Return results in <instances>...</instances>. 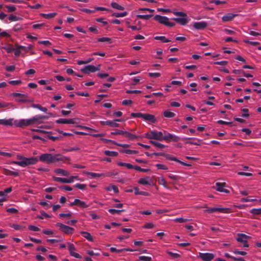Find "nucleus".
<instances>
[{"mask_svg":"<svg viewBox=\"0 0 261 261\" xmlns=\"http://www.w3.org/2000/svg\"><path fill=\"white\" fill-rule=\"evenodd\" d=\"M64 157L60 154L53 155L50 153L42 154L38 158V161H40L42 162H56L60 161H64Z\"/></svg>","mask_w":261,"mask_h":261,"instance_id":"obj_1","label":"nucleus"},{"mask_svg":"<svg viewBox=\"0 0 261 261\" xmlns=\"http://www.w3.org/2000/svg\"><path fill=\"white\" fill-rule=\"evenodd\" d=\"M13 97H16L15 101L20 103H30L34 101V99L29 98L28 94L14 92L11 94Z\"/></svg>","mask_w":261,"mask_h":261,"instance_id":"obj_2","label":"nucleus"},{"mask_svg":"<svg viewBox=\"0 0 261 261\" xmlns=\"http://www.w3.org/2000/svg\"><path fill=\"white\" fill-rule=\"evenodd\" d=\"M19 161H13L12 163H33L38 162V157L25 158L20 155L17 156Z\"/></svg>","mask_w":261,"mask_h":261,"instance_id":"obj_3","label":"nucleus"},{"mask_svg":"<svg viewBox=\"0 0 261 261\" xmlns=\"http://www.w3.org/2000/svg\"><path fill=\"white\" fill-rule=\"evenodd\" d=\"M163 133L162 132H158L152 130L147 133L145 136L149 139H155L159 141L163 140Z\"/></svg>","mask_w":261,"mask_h":261,"instance_id":"obj_4","label":"nucleus"},{"mask_svg":"<svg viewBox=\"0 0 261 261\" xmlns=\"http://www.w3.org/2000/svg\"><path fill=\"white\" fill-rule=\"evenodd\" d=\"M203 207L206 208L204 212L208 213H213L215 212H219L222 213H229L230 212V209L228 208L208 207L206 206H204Z\"/></svg>","mask_w":261,"mask_h":261,"instance_id":"obj_5","label":"nucleus"},{"mask_svg":"<svg viewBox=\"0 0 261 261\" xmlns=\"http://www.w3.org/2000/svg\"><path fill=\"white\" fill-rule=\"evenodd\" d=\"M100 66V65H99L97 67L92 65H87L81 68V71L84 73L89 74L90 72H94L99 70Z\"/></svg>","mask_w":261,"mask_h":261,"instance_id":"obj_6","label":"nucleus"},{"mask_svg":"<svg viewBox=\"0 0 261 261\" xmlns=\"http://www.w3.org/2000/svg\"><path fill=\"white\" fill-rule=\"evenodd\" d=\"M56 226L59 227V229L67 234H72L74 231V228L61 223H57Z\"/></svg>","mask_w":261,"mask_h":261,"instance_id":"obj_7","label":"nucleus"},{"mask_svg":"<svg viewBox=\"0 0 261 261\" xmlns=\"http://www.w3.org/2000/svg\"><path fill=\"white\" fill-rule=\"evenodd\" d=\"M120 166H125L127 169H134L135 170L143 172H147L149 170L148 168H142L138 166L133 165V164H119Z\"/></svg>","mask_w":261,"mask_h":261,"instance_id":"obj_8","label":"nucleus"},{"mask_svg":"<svg viewBox=\"0 0 261 261\" xmlns=\"http://www.w3.org/2000/svg\"><path fill=\"white\" fill-rule=\"evenodd\" d=\"M178 137L171 134L170 133H167L164 131V135L163 134V140H165L166 141H177L178 140Z\"/></svg>","mask_w":261,"mask_h":261,"instance_id":"obj_9","label":"nucleus"},{"mask_svg":"<svg viewBox=\"0 0 261 261\" xmlns=\"http://www.w3.org/2000/svg\"><path fill=\"white\" fill-rule=\"evenodd\" d=\"M199 257L203 261H211L214 257L215 255L211 253H199Z\"/></svg>","mask_w":261,"mask_h":261,"instance_id":"obj_10","label":"nucleus"},{"mask_svg":"<svg viewBox=\"0 0 261 261\" xmlns=\"http://www.w3.org/2000/svg\"><path fill=\"white\" fill-rule=\"evenodd\" d=\"M69 205L70 206L76 205L82 208H86L88 206L85 202L78 199H75L73 202L69 204Z\"/></svg>","mask_w":261,"mask_h":261,"instance_id":"obj_11","label":"nucleus"},{"mask_svg":"<svg viewBox=\"0 0 261 261\" xmlns=\"http://www.w3.org/2000/svg\"><path fill=\"white\" fill-rule=\"evenodd\" d=\"M226 186V183L225 182H216V190L220 192H224L226 193H229V191L224 188Z\"/></svg>","mask_w":261,"mask_h":261,"instance_id":"obj_12","label":"nucleus"},{"mask_svg":"<svg viewBox=\"0 0 261 261\" xmlns=\"http://www.w3.org/2000/svg\"><path fill=\"white\" fill-rule=\"evenodd\" d=\"M207 25V23L205 21L195 22L193 26L196 30H203Z\"/></svg>","mask_w":261,"mask_h":261,"instance_id":"obj_13","label":"nucleus"},{"mask_svg":"<svg viewBox=\"0 0 261 261\" xmlns=\"http://www.w3.org/2000/svg\"><path fill=\"white\" fill-rule=\"evenodd\" d=\"M154 19L161 24L166 25L169 18L166 16H162L160 15H156L154 16Z\"/></svg>","mask_w":261,"mask_h":261,"instance_id":"obj_14","label":"nucleus"},{"mask_svg":"<svg viewBox=\"0 0 261 261\" xmlns=\"http://www.w3.org/2000/svg\"><path fill=\"white\" fill-rule=\"evenodd\" d=\"M54 180L57 182H60L61 183H72L73 182V180H72V177H69V178H61L58 177H54Z\"/></svg>","mask_w":261,"mask_h":261,"instance_id":"obj_15","label":"nucleus"},{"mask_svg":"<svg viewBox=\"0 0 261 261\" xmlns=\"http://www.w3.org/2000/svg\"><path fill=\"white\" fill-rule=\"evenodd\" d=\"M142 119L151 123H155L156 121L154 116L149 114H143Z\"/></svg>","mask_w":261,"mask_h":261,"instance_id":"obj_16","label":"nucleus"},{"mask_svg":"<svg viewBox=\"0 0 261 261\" xmlns=\"http://www.w3.org/2000/svg\"><path fill=\"white\" fill-rule=\"evenodd\" d=\"M56 123L59 124H74L75 123L74 119H63L61 118L56 121Z\"/></svg>","mask_w":261,"mask_h":261,"instance_id":"obj_17","label":"nucleus"},{"mask_svg":"<svg viewBox=\"0 0 261 261\" xmlns=\"http://www.w3.org/2000/svg\"><path fill=\"white\" fill-rule=\"evenodd\" d=\"M238 15L237 14H233L232 13H227L224 15L222 17V20L223 22H227L229 21L232 20L233 18L236 17Z\"/></svg>","mask_w":261,"mask_h":261,"instance_id":"obj_18","label":"nucleus"},{"mask_svg":"<svg viewBox=\"0 0 261 261\" xmlns=\"http://www.w3.org/2000/svg\"><path fill=\"white\" fill-rule=\"evenodd\" d=\"M172 20L182 25H186L188 22L187 18L184 17L183 18H173Z\"/></svg>","mask_w":261,"mask_h":261,"instance_id":"obj_19","label":"nucleus"},{"mask_svg":"<svg viewBox=\"0 0 261 261\" xmlns=\"http://www.w3.org/2000/svg\"><path fill=\"white\" fill-rule=\"evenodd\" d=\"M248 238H249V236L243 233H239L238 234L237 240L238 242L243 243L244 242H247Z\"/></svg>","mask_w":261,"mask_h":261,"instance_id":"obj_20","label":"nucleus"},{"mask_svg":"<svg viewBox=\"0 0 261 261\" xmlns=\"http://www.w3.org/2000/svg\"><path fill=\"white\" fill-rule=\"evenodd\" d=\"M149 180H150V177L149 176H146L144 178H140L138 180V183L143 185H151V184L149 182Z\"/></svg>","mask_w":261,"mask_h":261,"instance_id":"obj_21","label":"nucleus"},{"mask_svg":"<svg viewBox=\"0 0 261 261\" xmlns=\"http://www.w3.org/2000/svg\"><path fill=\"white\" fill-rule=\"evenodd\" d=\"M122 135H123L124 137L128 138L130 140H133L138 138L137 136L133 135L127 131L123 130Z\"/></svg>","mask_w":261,"mask_h":261,"instance_id":"obj_22","label":"nucleus"},{"mask_svg":"<svg viewBox=\"0 0 261 261\" xmlns=\"http://www.w3.org/2000/svg\"><path fill=\"white\" fill-rule=\"evenodd\" d=\"M165 156L166 159L169 161H175L177 162L178 163H185L184 162L178 160L177 158L170 154H167L165 155Z\"/></svg>","mask_w":261,"mask_h":261,"instance_id":"obj_23","label":"nucleus"},{"mask_svg":"<svg viewBox=\"0 0 261 261\" xmlns=\"http://www.w3.org/2000/svg\"><path fill=\"white\" fill-rule=\"evenodd\" d=\"M13 107H14V105L12 103L6 102L4 101L0 102V108L9 109Z\"/></svg>","mask_w":261,"mask_h":261,"instance_id":"obj_24","label":"nucleus"},{"mask_svg":"<svg viewBox=\"0 0 261 261\" xmlns=\"http://www.w3.org/2000/svg\"><path fill=\"white\" fill-rule=\"evenodd\" d=\"M55 172L58 174H61L65 176L69 175V172L68 171L62 169H57L55 170Z\"/></svg>","mask_w":261,"mask_h":261,"instance_id":"obj_25","label":"nucleus"},{"mask_svg":"<svg viewBox=\"0 0 261 261\" xmlns=\"http://www.w3.org/2000/svg\"><path fill=\"white\" fill-rule=\"evenodd\" d=\"M0 124L12 126L13 125L12 119H9L7 120L0 119Z\"/></svg>","mask_w":261,"mask_h":261,"instance_id":"obj_26","label":"nucleus"},{"mask_svg":"<svg viewBox=\"0 0 261 261\" xmlns=\"http://www.w3.org/2000/svg\"><path fill=\"white\" fill-rule=\"evenodd\" d=\"M81 234L83 236V237L86 238L87 240H88L89 241H93V238L91 236V234L87 231H81Z\"/></svg>","mask_w":261,"mask_h":261,"instance_id":"obj_27","label":"nucleus"},{"mask_svg":"<svg viewBox=\"0 0 261 261\" xmlns=\"http://www.w3.org/2000/svg\"><path fill=\"white\" fill-rule=\"evenodd\" d=\"M16 125L18 127H23L25 126H29L28 123L26 119H20L18 121V123L16 124Z\"/></svg>","mask_w":261,"mask_h":261,"instance_id":"obj_28","label":"nucleus"},{"mask_svg":"<svg viewBox=\"0 0 261 261\" xmlns=\"http://www.w3.org/2000/svg\"><path fill=\"white\" fill-rule=\"evenodd\" d=\"M86 174L91 176V178H95L100 176H104V174L96 173L93 172H87Z\"/></svg>","mask_w":261,"mask_h":261,"instance_id":"obj_29","label":"nucleus"},{"mask_svg":"<svg viewBox=\"0 0 261 261\" xmlns=\"http://www.w3.org/2000/svg\"><path fill=\"white\" fill-rule=\"evenodd\" d=\"M163 115L166 118H172L175 116V114L168 110H166L163 112Z\"/></svg>","mask_w":261,"mask_h":261,"instance_id":"obj_30","label":"nucleus"},{"mask_svg":"<svg viewBox=\"0 0 261 261\" xmlns=\"http://www.w3.org/2000/svg\"><path fill=\"white\" fill-rule=\"evenodd\" d=\"M35 117L36 118L37 123H39V124L42 123V120L43 119H46L48 118V116L41 115H36Z\"/></svg>","mask_w":261,"mask_h":261,"instance_id":"obj_31","label":"nucleus"},{"mask_svg":"<svg viewBox=\"0 0 261 261\" xmlns=\"http://www.w3.org/2000/svg\"><path fill=\"white\" fill-rule=\"evenodd\" d=\"M105 189L107 191H111L113 190L116 193H118L119 192L118 188L114 185H111L109 187H107L105 188Z\"/></svg>","mask_w":261,"mask_h":261,"instance_id":"obj_32","label":"nucleus"},{"mask_svg":"<svg viewBox=\"0 0 261 261\" xmlns=\"http://www.w3.org/2000/svg\"><path fill=\"white\" fill-rule=\"evenodd\" d=\"M40 15L43 17L44 18L46 19H50L52 18H54L57 15L56 13H49V14H44V13H41Z\"/></svg>","mask_w":261,"mask_h":261,"instance_id":"obj_33","label":"nucleus"},{"mask_svg":"<svg viewBox=\"0 0 261 261\" xmlns=\"http://www.w3.org/2000/svg\"><path fill=\"white\" fill-rule=\"evenodd\" d=\"M154 39L156 40H161L164 43L169 42L171 41L169 39H167L165 36H155L154 37Z\"/></svg>","mask_w":261,"mask_h":261,"instance_id":"obj_34","label":"nucleus"},{"mask_svg":"<svg viewBox=\"0 0 261 261\" xmlns=\"http://www.w3.org/2000/svg\"><path fill=\"white\" fill-rule=\"evenodd\" d=\"M111 6L114 9H116L119 10H123L124 9V8L119 5H118L117 3L115 2H112L111 4Z\"/></svg>","mask_w":261,"mask_h":261,"instance_id":"obj_35","label":"nucleus"},{"mask_svg":"<svg viewBox=\"0 0 261 261\" xmlns=\"http://www.w3.org/2000/svg\"><path fill=\"white\" fill-rule=\"evenodd\" d=\"M32 107L34 108L38 109L40 110V111H41L42 112H46L47 110L45 107H43L38 104L33 103L32 105Z\"/></svg>","mask_w":261,"mask_h":261,"instance_id":"obj_36","label":"nucleus"},{"mask_svg":"<svg viewBox=\"0 0 261 261\" xmlns=\"http://www.w3.org/2000/svg\"><path fill=\"white\" fill-rule=\"evenodd\" d=\"M150 142L155 147L159 148H163L165 147V146L159 142H158L155 141H150Z\"/></svg>","mask_w":261,"mask_h":261,"instance_id":"obj_37","label":"nucleus"},{"mask_svg":"<svg viewBox=\"0 0 261 261\" xmlns=\"http://www.w3.org/2000/svg\"><path fill=\"white\" fill-rule=\"evenodd\" d=\"M105 154L108 156H116L118 155V152L116 151L106 150Z\"/></svg>","mask_w":261,"mask_h":261,"instance_id":"obj_38","label":"nucleus"},{"mask_svg":"<svg viewBox=\"0 0 261 261\" xmlns=\"http://www.w3.org/2000/svg\"><path fill=\"white\" fill-rule=\"evenodd\" d=\"M120 152L122 153H125L128 154H135L137 152L135 150L127 149H121L120 150Z\"/></svg>","mask_w":261,"mask_h":261,"instance_id":"obj_39","label":"nucleus"},{"mask_svg":"<svg viewBox=\"0 0 261 261\" xmlns=\"http://www.w3.org/2000/svg\"><path fill=\"white\" fill-rule=\"evenodd\" d=\"M118 172L117 170H113L111 171H109L107 172L106 174H104V176L108 177H112L118 174Z\"/></svg>","mask_w":261,"mask_h":261,"instance_id":"obj_40","label":"nucleus"},{"mask_svg":"<svg viewBox=\"0 0 261 261\" xmlns=\"http://www.w3.org/2000/svg\"><path fill=\"white\" fill-rule=\"evenodd\" d=\"M127 15V12H123L121 13H114L112 14V16L116 17H123Z\"/></svg>","mask_w":261,"mask_h":261,"instance_id":"obj_41","label":"nucleus"},{"mask_svg":"<svg viewBox=\"0 0 261 261\" xmlns=\"http://www.w3.org/2000/svg\"><path fill=\"white\" fill-rule=\"evenodd\" d=\"M125 211L123 210H115L113 208H110L108 210V212L111 214L114 215L115 214H120L121 212H124Z\"/></svg>","mask_w":261,"mask_h":261,"instance_id":"obj_42","label":"nucleus"},{"mask_svg":"<svg viewBox=\"0 0 261 261\" xmlns=\"http://www.w3.org/2000/svg\"><path fill=\"white\" fill-rule=\"evenodd\" d=\"M107 125H109L111 127H118L119 124L115 122V120H114L113 121L108 120Z\"/></svg>","mask_w":261,"mask_h":261,"instance_id":"obj_43","label":"nucleus"},{"mask_svg":"<svg viewBox=\"0 0 261 261\" xmlns=\"http://www.w3.org/2000/svg\"><path fill=\"white\" fill-rule=\"evenodd\" d=\"M28 125H31L35 123H37L35 116L30 119H26Z\"/></svg>","mask_w":261,"mask_h":261,"instance_id":"obj_44","label":"nucleus"},{"mask_svg":"<svg viewBox=\"0 0 261 261\" xmlns=\"http://www.w3.org/2000/svg\"><path fill=\"white\" fill-rule=\"evenodd\" d=\"M5 173L7 175L14 176H17L19 174L17 171H13L9 170H6L5 171Z\"/></svg>","mask_w":261,"mask_h":261,"instance_id":"obj_45","label":"nucleus"},{"mask_svg":"<svg viewBox=\"0 0 261 261\" xmlns=\"http://www.w3.org/2000/svg\"><path fill=\"white\" fill-rule=\"evenodd\" d=\"M152 16V15H141L139 14L137 15V17L140 19L148 20Z\"/></svg>","mask_w":261,"mask_h":261,"instance_id":"obj_46","label":"nucleus"},{"mask_svg":"<svg viewBox=\"0 0 261 261\" xmlns=\"http://www.w3.org/2000/svg\"><path fill=\"white\" fill-rule=\"evenodd\" d=\"M250 213L253 215H259L261 214V208H252L250 210Z\"/></svg>","mask_w":261,"mask_h":261,"instance_id":"obj_47","label":"nucleus"},{"mask_svg":"<svg viewBox=\"0 0 261 261\" xmlns=\"http://www.w3.org/2000/svg\"><path fill=\"white\" fill-rule=\"evenodd\" d=\"M11 227L15 229V230H20L23 228H25L24 226H21L20 225L13 224L11 225Z\"/></svg>","mask_w":261,"mask_h":261,"instance_id":"obj_48","label":"nucleus"},{"mask_svg":"<svg viewBox=\"0 0 261 261\" xmlns=\"http://www.w3.org/2000/svg\"><path fill=\"white\" fill-rule=\"evenodd\" d=\"M97 41L98 42H108L110 43H111V38H108V37H101V38H99L98 39Z\"/></svg>","mask_w":261,"mask_h":261,"instance_id":"obj_49","label":"nucleus"},{"mask_svg":"<svg viewBox=\"0 0 261 261\" xmlns=\"http://www.w3.org/2000/svg\"><path fill=\"white\" fill-rule=\"evenodd\" d=\"M143 114L141 113H132L130 114L131 117L133 118H143Z\"/></svg>","mask_w":261,"mask_h":261,"instance_id":"obj_50","label":"nucleus"},{"mask_svg":"<svg viewBox=\"0 0 261 261\" xmlns=\"http://www.w3.org/2000/svg\"><path fill=\"white\" fill-rule=\"evenodd\" d=\"M173 221L175 222L184 223L189 221V220L187 219H184L182 218H176L174 219Z\"/></svg>","mask_w":261,"mask_h":261,"instance_id":"obj_51","label":"nucleus"},{"mask_svg":"<svg viewBox=\"0 0 261 261\" xmlns=\"http://www.w3.org/2000/svg\"><path fill=\"white\" fill-rule=\"evenodd\" d=\"M3 48L5 49L8 53H12L14 50V48H13L12 45H8L7 46H5L3 47Z\"/></svg>","mask_w":261,"mask_h":261,"instance_id":"obj_52","label":"nucleus"},{"mask_svg":"<svg viewBox=\"0 0 261 261\" xmlns=\"http://www.w3.org/2000/svg\"><path fill=\"white\" fill-rule=\"evenodd\" d=\"M8 18H9V20L11 21H18L19 19H20V18L18 17L17 16H16L15 15H10L9 16Z\"/></svg>","mask_w":261,"mask_h":261,"instance_id":"obj_53","label":"nucleus"},{"mask_svg":"<svg viewBox=\"0 0 261 261\" xmlns=\"http://www.w3.org/2000/svg\"><path fill=\"white\" fill-rule=\"evenodd\" d=\"M40 213L41 216H38L37 217L38 218H39V219H43V217H44L45 218H49L50 217L49 215H48L47 214H46L45 212H44L43 211H40Z\"/></svg>","mask_w":261,"mask_h":261,"instance_id":"obj_54","label":"nucleus"},{"mask_svg":"<svg viewBox=\"0 0 261 261\" xmlns=\"http://www.w3.org/2000/svg\"><path fill=\"white\" fill-rule=\"evenodd\" d=\"M241 111L244 112V113H243L241 115L242 117H244V118H247L249 117V115L248 113V110L247 109H242Z\"/></svg>","mask_w":261,"mask_h":261,"instance_id":"obj_55","label":"nucleus"},{"mask_svg":"<svg viewBox=\"0 0 261 261\" xmlns=\"http://www.w3.org/2000/svg\"><path fill=\"white\" fill-rule=\"evenodd\" d=\"M139 260L143 261H151V257L146 256H140L139 257Z\"/></svg>","mask_w":261,"mask_h":261,"instance_id":"obj_56","label":"nucleus"},{"mask_svg":"<svg viewBox=\"0 0 261 261\" xmlns=\"http://www.w3.org/2000/svg\"><path fill=\"white\" fill-rule=\"evenodd\" d=\"M173 13L174 15L177 16H181L186 17L187 16V14L182 12H173Z\"/></svg>","mask_w":261,"mask_h":261,"instance_id":"obj_57","label":"nucleus"},{"mask_svg":"<svg viewBox=\"0 0 261 261\" xmlns=\"http://www.w3.org/2000/svg\"><path fill=\"white\" fill-rule=\"evenodd\" d=\"M28 229L34 231H38L40 230V229L38 227L32 225L29 226Z\"/></svg>","mask_w":261,"mask_h":261,"instance_id":"obj_58","label":"nucleus"},{"mask_svg":"<svg viewBox=\"0 0 261 261\" xmlns=\"http://www.w3.org/2000/svg\"><path fill=\"white\" fill-rule=\"evenodd\" d=\"M74 187L76 188H78L79 189L83 190L85 188V187H86V185L85 184H81L77 183V184H76L75 185H74Z\"/></svg>","mask_w":261,"mask_h":261,"instance_id":"obj_59","label":"nucleus"},{"mask_svg":"<svg viewBox=\"0 0 261 261\" xmlns=\"http://www.w3.org/2000/svg\"><path fill=\"white\" fill-rule=\"evenodd\" d=\"M16 48H14V55L16 57H18L20 54V49L18 47V45H16Z\"/></svg>","mask_w":261,"mask_h":261,"instance_id":"obj_60","label":"nucleus"},{"mask_svg":"<svg viewBox=\"0 0 261 261\" xmlns=\"http://www.w3.org/2000/svg\"><path fill=\"white\" fill-rule=\"evenodd\" d=\"M5 7L8 9V12H12L16 10V8L13 6L6 5Z\"/></svg>","mask_w":261,"mask_h":261,"instance_id":"obj_61","label":"nucleus"},{"mask_svg":"<svg viewBox=\"0 0 261 261\" xmlns=\"http://www.w3.org/2000/svg\"><path fill=\"white\" fill-rule=\"evenodd\" d=\"M228 62L226 61H217L214 62V64L221 65V66H225L227 64Z\"/></svg>","mask_w":261,"mask_h":261,"instance_id":"obj_62","label":"nucleus"},{"mask_svg":"<svg viewBox=\"0 0 261 261\" xmlns=\"http://www.w3.org/2000/svg\"><path fill=\"white\" fill-rule=\"evenodd\" d=\"M68 250L70 253H71V252L75 250V248L74 245L72 244L69 243L68 244Z\"/></svg>","mask_w":261,"mask_h":261,"instance_id":"obj_63","label":"nucleus"},{"mask_svg":"<svg viewBox=\"0 0 261 261\" xmlns=\"http://www.w3.org/2000/svg\"><path fill=\"white\" fill-rule=\"evenodd\" d=\"M9 83L12 85H18L21 83L20 80L10 81Z\"/></svg>","mask_w":261,"mask_h":261,"instance_id":"obj_64","label":"nucleus"}]
</instances>
